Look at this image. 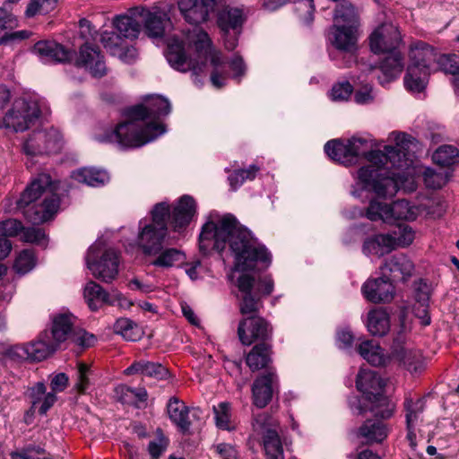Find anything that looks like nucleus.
Instances as JSON below:
<instances>
[{
    "label": "nucleus",
    "instance_id": "obj_1",
    "mask_svg": "<svg viewBox=\"0 0 459 459\" xmlns=\"http://www.w3.org/2000/svg\"><path fill=\"white\" fill-rule=\"evenodd\" d=\"M217 251H223L227 245L234 257L232 281L238 287L239 311L244 316L238 327L239 341L244 345H251L255 341H266L272 329L267 321L256 315L261 307V299L269 296L274 288L270 275L260 277L257 281L247 272L258 264L264 268L272 263V255L268 249L254 238L252 233L241 227L230 214L220 217L211 215L203 226L199 237L200 250L206 253L211 246Z\"/></svg>",
    "mask_w": 459,
    "mask_h": 459
},
{
    "label": "nucleus",
    "instance_id": "obj_2",
    "mask_svg": "<svg viewBox=\"0 0 459 459\" xmlns=\"http://www.w3.org/2000/svg\"><path fill=\"white\" fill-rule=\"evenodd\" d=\"M390 137L395 146L386 145L384 151H371L365 154L368 162L357 172V185L362 189L373 191L378 196H392L399 188L409 184L414 190V169L410 147L413 138L404 133H392Z\"/></svg>",
    "mask_w": 459,
    "mask_h": 459
},
{
    "label": "nucleus",
    "instance_id": "obj_3",
    "mask_svg": "<svg viewBox=\"0 0 459 459\" xmlns=\"http://www.w3.org/2000/svg\"><path fill=\"white\" fill-rule=\"evenodd\" d=\"M170 111L171 105L168 99L159 95L150 96L145 104L128 110L127 121L97 135L96 140L102 143H116L122 149L142 147L166 132L164 125L158 119Z\"/></svg>",
    "mask_w": 459,
    "mask_h": 459
},
{
    "label": "nucleus",
    "instance_id": "obj_4",
    "mask_svg": "<svg viewBox=\"0 0 459 459\" xmlns=\"http://www.w3.org/2000/svg\"><path fill=\"white\" fill-rule=\"evenodd\" d=\"M186 40L193 50L189 56H186L183 43L177 38L168 40L166 58L170 66L182 73L191 71L196 83L197 76L204 72L207 62L210 61L213 66L211 74L212 85L218 89L225 85V63L221 60V54L212 49L208 34L199 27H194L188 31Z\"/></svg>",
    "mask_w": 459,
    "mask_h": 459
},
{
    "label": "nucleus",
    "instance_id": "obj_5",
    "mask_svg": "<svg viewBox=\"0 0 459 459\" xmlns=\"http://www.w3.org/2000/svg\"><path fill=\"white\" fill-rule=\"evenodd\" d=\"M55 183L48 174L41 173L33 178L17 201V208L34 224L52 219L58 211L59 198L54 193Z\"/></svg>",
    "mask_w": 459,
    "mask_h": 459
},
{
    "label": "nucleus",
    "instance_id": "obj_6",
    "mask_svg": "<svg viewBox=\"0 0 459 459\" xmlns=\"http://www.w3.org/2000/svg\"><path fill=\"white\" fill-rule=\"evenodd\" d=\"M169 206L167 203H159L152 210V220L139 221L135 238L137 247L145 256L157 254L163 246L168 234L167 221Z\"/></svg>",
    "mask_w": 459,
    "mask_h": 459
},
{
    "label": "nucleus",
    "instance_id": "obj_7",
    "mask_svg": "<svg viewBox=\"0 0 459 459\" xmlns=\"http://www.w3.org/2000/svg\"><path fill=\"white\" fill-rule=\"evenodd\" d=\"M437 52L425 42L419 41L411 46L410 65L404 77L407 90L420 92L426 87L429 75L436 71Z\"/></svg>",
    "mask_w": 459,
    "mask_h": 459
},
{
    "label": "nucleus",
    "instance_id": "obj_8",
    "mask_svg": "<svg viewBox=\"0 0 459 459\" xmlns=\"http://www.w3.org/2000/svg\"><path fill=\"white\" fill-rule=\"evenodd\" d=\"M356 385L365 400L372 403L369 410L377 417L387 419L392 416L394 404L383 394L385 382L375 371L361 369L358 374Z\"/></svg>",
    "mask_w": 459,
    "mask_h": 459
},
{
    "label": "nucleus",
    "instance_id": "obj_9",
    "mask_svg": "<svg viewBox=\"0 0 459 459\" xmlns=\"http://www.w3.org/2000/svg\"><path fill=\"white\" fill-rule=\"evenodd\" d=\"M49 113L45 101L36 98H20L14 100L12 108L3 118L5 128L14 132H23L41 115Z\"/></svg>",
    "mask_w": 459,
    "mask_h": 459
},
{
    "label": "nucleus",
    "instance_id": "obj_10",
    "mask_svg": "<svg viewBox=\"0 0 459 459\" xmlns=\"http://www.w3.org/2000/svg\"><path fill=\"white\" fill-rule=\"evenodd\" d=\"M85 262L93 277L105 283L112 282L118 274L117 253L112 248H106L101 241H97L89 247Z\"/></svg>",
    "mask_w": 459,
    "mask_h": 459
},
{
    "label": "nucleus",
    "instance_id": "obj_11",
    "mask_svg": "<svg viewBox=\"0 0 459 459\" xmlns=\"http://www.w3.org/2000/svg\"><path fill=\"white\" fill-rule=\"evenodd\" d=\"M418 214V207L411 204L406 200H398L391 205L371 201L366 212L367 218L370 221L381 220L384 222H391L396 220L413 221Z\"/></svg>",
    "mask_w": 459,
    "mask_h": 459
},
{
    "label": "nucleus",
    "instance_id": "obj_12",
    "mask_svg": "<svg viewBox=\"0 0 459 459\" xmlns=\"http://www.w3.org/2000/svg\"><path fill=\"white\" fill-rule=\"evenodd\" d=\"M73 316L70 314H59L54 316L52 327L48 334L51 341L59 348L66 340L81 347H89L93 343L94 336L85 331L73 328Z\"/></svg>",
    "mask_w": 459,
    "mask_h": 459
},
{
    "label": "nucleus",
    "instance_id": "obj_13",
    "mask_svg": "<svg viewBox=\"0 0 459 459\" xmlns=\"http://www.w3.org/2000/svg\"><path fill=\"white\" fill-rule=\"evenodd\" d=\"M368 148V141L360 137H352L348 140L334 139L328 141L325 145V152L334 161L351 166L358 158L366 152Z\"/></svg>",
    "mask_w": 459,
    "mask_h": 459
},
{
    "label": "nucleus",
    "instance_id": "obj_14",
    "mask_svg": "<svg viewBox=\"0 0 459 459\" xmlns=\"http://www.w3.org/2000/svg\"><path fill=\"white\" fill-rule=\"evenodd\" d=\"M57 349L51 341L48 332L45 331L36 342L12 347L9 355L13 359L39 361L53 354Z\"/></svg>",
    "mask_w": 459,
    "mask_h": 459
},
{
    "label": "nucleus",
    "instance_id": "obj_15",
    "mask_svg": "<svg viewBox=\"0 0 459 459\" xmlns=\"http://www.w3.org/2000/svg\"><path fill=\"white\" fill-rule=\"evenodd\" d=\"M62 147V135L57 129L33 132L23 144V151L29 156L57 152Z\"/></svg>",
    "mask_w": 459,
    "mask_h": 459
},
{
    "label": "nucleus",
    "instance_id": "obj_16",
    "mask_svg": "<svg viewBox=\"0 0 459 459\" xmlns=\"http://www.w3.org/2000/svg\"><path fill=\"white\" fill-rule=\"evenodd\" d=\"M400 41V32L392 23L380 25L369 37L370 48L376 54L396 51Z\"/></svg>",
    "mask_w": 459,
    "mask_h": 459
},
{
    "label": "nucleus",
    "instance_id": "obj_17",
    "mask_svg": "<svg viewBox=\"0 0 459 459\" xmlns=\"http://www.w3.org/2000/svg\"><path fill=\"white\" fill-rule=\"evenodd\" d=\"M140 24L143 23L145 33L152 39L162 38L166 30L171 27V22L167 13L158 7L152 10L139 7Z\"/></svg>",
    "mask_w": 459,
    "mask_h": 459
},
{
    "label": "nucleus",
    "instance_id": "obj_18",
    "mask_svg": "<svg viewBox=\"0 0 459 459\" xmlns=\"http://www.w3.org/2000/svg\"><path fill=\"white\" fill-rule=\"evenodd\" d=\"M112 25L115 29L114 31H104L103 33H112L125 41L137 39L142 29L139 7L130 10L127 13L115 16Z\"/></svg>",
    "mask_w": 459,
    "mask_h": 459
},
{
    "label": "nucleus",
    "instance_id": "obj_19",
    "mask_svg": "<svg viewBox=\"0 0 459 459\" xmlns=\"http://www.w3.org/2000/svg\"><path fill=\"white\" fill-rule=\"evenodd\" d=\"M361 291L366 299L376 304L388 303L395 295L394 286L385 275L368 279L362 285Z\"/></svg>",
    "mask_w": 459,
    "mask_h": 459
},
{
    "label": "nucleus",
    "instance_id": "obj_20",
    "mask_svg": "<svg viewBox=\"0 0 459 459\" xmlns=\"http://www.w3.org/2000/svg\"><path fill=\"white\" fill-rule=\"evenodd\" d=\"M178 5L185 20L192 24L205 22L215 6V0H178Z\"/></svg>",
    "mask_w": 459,
    "mask_h": 459
},
{
    "label": "nucleus",
    "instance_id": "obj_21",
    "mask_svg": "<svg viewBox=\"0 0 459 459\" xmlns=\"http://www.w3.org/2000/svg\"><path fill=\"white\" fill-rule=\"evenodd\" d=\"M391 358L411 373H418L423 368L420 351L400 342H394Z\"/></svg>",
    "mask_w": 459,
    "mask_h": 459
},
{
    "label": "nucleus",
    "instance_id": "obj_22",
    "mask_svg": "<svg viewBox=\"0 0 459 459\" xmlns=\"http://www.w3.org/2000/svg\"><path fill=\"white\" fill-rule=\"evenodd\" d=\"M277 384L275 371L269 369L259 376L253 383V403L258 408H264L272 400L274 386Z\"/></svg>",
    "mask_w": 459,
    "mask_h": 459
},
{
    "label": "nucleus",
    "instance_id": "obj_23",
    "mask_svg": "<svg viewBox=\"0 0 459 459\" xmlns=\"http://www.w3.org/2000/svg\"><path fill=\"white\" fill-rule=\"evenodd\" d=\"M33 52L43 63H64L69 61L73 54L55 41L42 40L34 45Z\"/></svg>",
    "mask_w": 459,
    "mask_h": 459
},
{
    "label": "nucleus",
    "instance_id": "obj_24",
    "mask_svg": "<svg viewBox=\"0 0 459 459\" xmlns=\"http://www.w3.org/2000/svg\"><path fill=\"white\" fill-rule=\"evenodd\" d=\"M100 41L110 55L118 57L124 63L130 64L137 57V51L133 46L112 33H101Z\"/></svg>",
    "mask_w": 459,
    "mask_h": 459
},
{
    "label": "nucleus",
    "instance_id": "obj_25",
    "mask_svg": "<svg viewBox=\"0 0 459 459\" xmlns=\"http://www.w3.org/2000/svg\"><path fill=\"white\" fill-rule=\"evenodd\" d=\"M76 63L79 66H83L89 70L93 76H102L106 71L100 51L98 48L91 47L89 44L81 47Z\"/></svg>",
    "mask_w": 459,
    "mask_h": 459
},
{
    "label": "nucleus",
    "instance_id": "obj_26",
    "mask_svg": "<svg viewBox=\"0 0 459 459\" xmlns=\"http://www.w3.org/2000/svg\"><path fill=\"white\" fill-rule=\"evenodd\" d=\"M196 214V204L190 195H183L175 205L172 212V226L179 231L186 227Z\"/></svg>",
    "mask_w": 459,
    "mask_h": 459
},
{
    "label": "nucleus",
    "instance_id": "obj_27",
    "mask_svg": "<svg viewBox=\"0 0 459 459\" xmlns=\"http://www.w3.org/2000/svg\"><path fill=\"white\" fill-rule=\"evenodd\" d=\"M382 270L385 274V272H389L393 280L405 281L412 276L414 264L408 256L400 254L393 255L386 260Z\"/></svg>",
    "mask_w": 459,
    "mask_h": 459
},
{
    "label": "nucleus",
    "instance_id": "obj_28",
    "mask_svg": "<svg viewBox=\"0 0 459 459\" xmlns=\"http://www.w3.org/2000/svg\"><path fill=\"white\" fill-rule=\"evenodd\" d=\"M389 431L390 429L385 422L368 420L359 428L357 437L363 438L367 445L380 444L387 437Z\"/></svg>",
    "mask_w": 459,
    "mask_h": 459
},
{
    "label": "nucleus",
    "instance_id": "obj_29",
    "mask_svg": "<svg viewBox=\"0 0 459 459\" xmlns=\"http://www.w3.org/2000/svg\"><path fill=\"white\" fill-rule=\"evenodd\" d=\"M83 298L91 311H97L104 304L115 306L111 293L107 292L100 284L89 281L83 288Z\"/></svg>",
    "mask_w": 459,
    "mask_h": 459
},
{
    "label": "nucleus",
    "instance_id": "obj_30",
    "mask_svg": "<svg viewBox=\"0 0 459 459\" xmlns=\"http://www.w3.org/2000/svg\"><path fill=\"white\" fill-rule=\"evenodd\" d=\"M331 43L340 50L351 52L357 43L356 26L333 25L332 28Z\"/></svg>",
    "mask_w": 459,
    "mask_h": 459
},
{
    "label": "nucleus",
    "instance_id": "obj_31",
    "mask_svg": "<svg viewBox=\"0 0 459 459\" xmlns=\"http://www.w3.org/2000/svg\"><path fill=\"white\" fill-rule=\"evenodd\" d=\"M359 355L376 367H385L392 362V353L385 354L380 345L372 340L362 342L357 348Z\"/></svg>",
    "mask_w": 459,
    "mask_h": 459
},
{
    "label": "nucleus",
    "instance_id": "obj_32",
    "mask_svg": "<svg viewBox=\"0 0 459 459\" xmlns=\"http://www.w3.org/2000/svg\"><path fill=\"white\" fill-rule=\"evenodd\" d=\"M386 54L387 56L379 65L382 75H377L379 82L383 85L397 78L403 68V57L398 50Z\"/></svg>",
    "mask_w": 459,
    "mask_h": 459
},
{
    "label": "nucleus",
    "instance_id": "obj_33",
    "mask_svg": "<svg viewBox=\"0 0 459 459\" xmlns=\"http://www.w3.org/2000/svg\"><path fill=\"white\" fill-rule=\"evenodd\" d=\"M28 395L30 399L31 409L38 410L40 414H45L56 401V394L47 393V388L41 382L30 388Z\"/></svg>",
    "mask_w": 459,
    "mask_h": 459
},
{
    "label": "nucleus",
    "instance_id": "obj_34",
    "mask_svg": "<svg viewBox=\"0 0 459 459\" xmlns=\"http://www.w3.org/2000/svg\"><path fill=\"white\" fill-rule=\"evenodd\" d=\"M271 362L272 350L265 342L255 345L246 356V363L253 372L263 368H267L268 371L271 369Z\"/></svg>",
    "mask_w": 459,
    "mask_h": 459
},
{
    "label": "nucleus",
    "instance_id": "obj_35",
    "mask_svg": "<svg viewBox=\"0 0 459 459\" xmlns=\"http://www.w3.org/2000/svg\"><path fill=\"white\" fill-rule=\"evenodd\" d=\"M150 257H153L151 264L160 268L179 266L183 264L186 259V254L182 250L176 247L164 248L163 246H161V248L157 254Z\"/></svg>",
    "mask_w": 459,
    "mask_h": 459
},
{
    "label": "nucleus",
    "instance_id": "obj_36",
    "mask_svg": "<svg viewBox=\"0 0 459 459\" xmlns=\"http://www.w3.org/2000/svg\"><path fill=\"white\" fill-rule=\"evenodd\" d=\"M167 408L171 421L177 425L180 431L187 432L191 425L188 419L189 408L176 397L169 399Z\"/></svg>",
    "mask_w": 459,
    "mask_h": 459
},
{
    "label": "nucleus",
    "instance_id": "obj_37",
    "mask_svg": "<svg viewBox=\"0 0 459 459\" xmlns=\"http://www.w3.org/2000/svg\"><path fill=\"white\" fill-rule=\"evenodd\" d=\"M265 459H284V452L278 429L268 428L263 433Z\"/></svg>",
    "mask_w": 459,
    "mask_h": 459
},
{
    "label": "nucleus",
    "instance_id": "obj_38",
    "mask_svg": "<svg viewBox=\"0 0 459 459\" xmlns=\"http://www.w3.org/2000/svg\"><path fill=\"white\" fill-rule=\"evenodd\" d=\"M137 373L160 380L165 379L169 376V370L161 364L145 360L136 361L125 370L126 375Z\"/></svg>",
    "mask_w": 459,
    "mask_h": 459
},
{
    "label": "nucleus",
    "instance_id": "obj_39",
    "mask_svg": "<svg viewBox=\"0 0 459 459\" xmlns=\"http://www.w3.org/2000/svg\"><path fill=\"white\" fill-rule=\"evenodd\" d=\"M117 399L127 405L140 407L141 403L147 401L148 394L145 388H132L126 385H119L115 388Z\"/></svg>",
    "mask_w": 459,
    "mask_h": 459
},
{
    "label": "nucleus",
    "instance_id": "obj_40",
    "mask_svg": "<svg viewBox=\"0 0 459 459\" xmlns=\"http://www.w3.org/2000/svg\"><path fill=\"white\" fill-rule=\"evenodd\" d=\"M72 178L79 183L93 187L101 186L109 180L108 174L105 170L94 168H82L74 171Z\"/></svg>",
    "mask_w": 459,
    "mask_h": 459
},
{
    "label": "nucleus",
    "instance_id": "obj_41",
    "mask_svg": "<svg viewBox=\"0 0 459 459\" xmlns=\"http://www.w3.org/2000/svg\"><path fill=\"white\" fill-rule=\"evenodd\" d=\"M389 234H378L367 238L362 247L365 255L382 256L394 250Z\"/></svg>",
    "mask_w": 459,
    "mask_h": 459
},
{
    "label": "nucleus",
    "instance_id": "obj_42",
    "mask_svg": "<svg viewBox=\"0 0 459 459\" xmlns=\"http://www.w3.org/2000/svg\"><path fill=\"white\" fill-rule=\"evenodd\" d=\"M367 327L373 335L383 336L390 329V319L387 312L383 308L373 309L368 312Z\"/></svg>",
    "mask_w": 459,
    "mask_h": 459
},
{
    "label": "nucleus",
    "instance_id": "obj_43",
    "mask_svg": "<svg viewBox=\"0 0 459 459\" xmlns=\"http://www.w3.org/2000/svg\"><path fill=\"white\" fill-rule=\"evenodd\" d=\"M243 12L239 8L226 7L221 10L218 16V24L223 32L230 29L236 30L243 23Z\"/></svg>",
    "mask_w": 459,
    "mask_h": 459
},
{
    "label": "nucleus",
    "instance_id": "obj_44",
    "mask_svg": "<svg viewBox=\"0 0 459 459\" xmlns=\"http://www.w3.org/2000/svg\"><path fill=\"white\" fill-rule=\"evenodd\" d=\"M114 331L126 341L135 342L143 334L141 328L128 318H119L114 325Z\"/></svg>",
    "mask_w": 459,
    "mask_h": 459
},
{
    "label": "nucleus",
    "instance_id": "obj_45",
    "mask_svg": "<svg viewBox=\"0 0 459 459\" xmlns=\"http://www.w3.org/2000/svg\"><path fill=\"white\" fill-rule=\"evenodd\" d=\"M394 250L399 247H406L410 246L415 238V233L408 225H400L391 233H388Z\"/></svg>",
    "mask_w": 459,
    "mask_h": 459
},
{
    "label": "nucleus",
    "instance_id": "obj_46",
    "mask_svg": "<svg viewBox=\"0 0 459 459\" xmlns=\"http://www.w3.org/2000/svg\"><path fill=\"white\" fill-rule=\"evenodd\" d=\"M432 159L441 167H449L459 161V152L452 145H443L433 153Z\"/></svg>",
    "mask_w": 459,
    "mask_h": 459
},
{
    "label": "nucleus",
    "instance_id": "obj_47",
    "mask_svg": "<svg viewBox=\"0 0 459 459\" xmlns=\"http://www.w3.org/2000/svg\"><path fill=\"white\" fill-rule=\"evenodd\" d=\"M334 25L357 26V15L354 7L344 3L338 5L334 13Z\"/></svg>",
    "mask_w": 459,
    "mask_h": 459
},
{
    "label": "nucleus",
    "instance_id": "obj_48",
    "mask_svg": "<svg viewBox=\"0 0 459 459\" xmlns=\"http://www.w3.org/2000/svg\"><path fill=\"white\" fill-rule=\"evenodd\" d=\"M449 176L448 171L442 168L437 170L428 168L423 172V179L426 186L432 189L441 188L445 186Z\"/></svg>",
    "mask_w": 459,
    "mask_h": 459
},
{
    "label": "nucleus",
    "instance_id": "obj_49",
    "mask_svg": "<svg viewBox=\"0 0 459 459\" xmlns=\"http://www.w3.org/2000/svg\"><path fill=\"white\" fill-rule=\"evenodd\" d=\"M213 412L216 426L221 429H230L231 404L228 402H221L213 406Z\"/></svg>",
    "mask_w": 459,
    "mask_h": 459
},
{
    "label": "nucleus",
    "instance_id": "obj_50",
    "mask_svg": "<svg viewBox=\"0 0 459 459\" xmlns=\"http://www.w3.org/2000/svg\"><path fill=\"white\" fill-rule=\"evenodd\" d=\"M56 7L55 0H30L25 11V16L28 18L39 14H47Z\"/></svg>",
    "mask_w": 459,
    "mask_h": 459
},
{
    "label": "nucleus",
    "instance_id": "obj_51",
    "mask_svg": "<svg viewBox=\"0 0 459 459\" xmlns=\"http://www.w3.org/2000/svg\"><path fill=\"white\" fill-rule=\"evenodd\" d=\"M35 266V256L32 251L23 250L16 258L13 269L21 275L31 271Z\"/></svg>",
    "mask_w": 459,
    "mask_h": 459
},
{
    "label": "nucleus",
    "instance_id": "obj_52",
    "mask_svg": "<svg viewBox=\"0 0 459 459\" xmlns=\"http://www.w3.org/2000/svg\"><path fill=\"white\" fill-rule=\"evenodd\" d=\"M259 168L251 165L247 169H238L229 176V181L231 187L235 190L239 187L246 180H252L255 178Z\"/></svg>",
    "mask_w": 459,
    "mask_h": 459
},
{
    "label": "nucleus",
    "instance_id": "obj_53",
    "mask_svg": "<svg viewBox=\"0 0 459 459\" xmlns=\"http://www.w3.org/2000/svg\"><path fill=\"white\" fill-rule=\"evenodd\" d=\"M435 67L436 71L442 70L447 74H456L459 72V62L455 56L439 55L437 53Z\"/></svg>",
    "mask_w": 459,
    "mask_h": 459
},
{
    "label": "nucleus",
    "instance_id": "obj_54",
    "mask_svg": "<svg viewBox=\"0 0 459 459\" xmlns=\"http://www.w3.org/2000/svg\"><path fill=\"white\" fill-rule=\"evenodd\" d=\"M404 409L407 427L414 426L419 415L423 411V402L420 399L413 401L407 398L404 402Z\"/></svg>",
    "mask_w": 459,
    "mask_h": 459
},
{
    "label": "nucleus",
    "instance_id": "obj_55",
    "mask_svg": "<svg viewBox=\"0 0 459 459\" xmlns=\"http://www.w3.org/2000/svg\"><path fill=\"white\" fill-rule=\"evenodd\" d=\"M295 12L300 21L310 23L313 21L315 5L313 0H296L294 3Z\"/></svg>",
    "mask_w": 459,
    "mask_h": 459
},
{
    "label": "nucleus",
    "instance_id": "obj_56",
    "mask_svg": "<svg viewBox=\"0 0 459 459\" xmlns=\"http://www.w3.org/2000/svg\"><path fill=\"white\" fill-rule=\"evenodd\" d=\"M168 445V438L161 432H159L156 438L150 441L148 445V451L152 459H159L166 451Z\"/></svg>",
    "mask_w": 459,
    "mask_h": 459
},
{
    "label": "nucleus",
    "instance_id": "obj_57",
    "mask_svg": "<svg viewBox=\"0 0 459 459\" xmlns=\"http://www.w3.org/2000/svg\"><path fill=\"white\" fill-rule=\"evenodd\" d=\"M23 230L22 222L16 219H9L0 222V237H15Z\"/></svg>",
    "mask_w": 459,
    "mask_h": 459
},
{
    "label": "nucleus",
    "instance_id": "obj_58",
    "mask_svg": "<svg viewBox=\"0 0 459 459\" xmlns=\"http://www.w3.org/2000/svg\"><path fill=\"white\" fill-rule=\"evenodd\" d=\"M352 92V86L350 82H341L333 86L330 91V98L334 101L347 100Z\"/></svg>",
    "mask_w": 459,
    "mask_h": 459
},
{
    "label": "nucleus",
    "instance_id": "obj_59",
    "mask_svg": "<svg viewBox=\"0 0 459 459\" xmlns=\"http://www.w3.org/2000/svg\"><path fill=\"white\" fill-rule=\"evenodd\" d=\"M89 372L90 367L87 364L82 362L78 364L77 382L75 384V388L80 393H84L90 385L88 378Z\"/></svg>",
    "mask_w": 459,
    "mask_h": 459
},
{
    "label": "nucleus",
    "instance_id": "obj_60",
    "mask_svg": "<svg viewBox=\"0 0 459 459\" xmlns=\"http://www.w3.org/2000/svg\"><path fill=\"white\" fill-rule=\"evenodd\" d=\"M18 26L16 17L5 8L0 7V30H13Z\"/></svg>",
    "mask_w": 459,
    "mask_h": 459
},
{
    "label": "nucleus",
    "instance_id": "obj_61",
    "mask_svg": "<svg viewBox=\"0 0 459 459\" xmlns=\"http://www.w3.org/2000/svg\"><path fill=\"white\" fill-rule=\"evenodd\" d=\"M22 239L25 242L30 243H41L45 239V233L41 229L38 228H27L22 230Z\"/></svg>",
    "mask_w": 459,
    "mask_h": 459
},
{
    "label": "nucleus",
    "instance_id": "obj_62",
    "mask_svg": "<svg viewBox=\"0 0 459 459\" xmlns=\"http://www.w3.org/2000/svg\"><path fill=\"white\" fill-rule=\"evenodd\" d=\"M430 291L427 283L419 282L415 288V305H429Z\"/></svg>",
    "mask_w": 459,
    "mask_h": 459
},
{
    "label": "nucleus",
    "instance_id": "obj_63",
    "mask_svg": "<svg viewBox=\"0 0 459 459\" xmlns=\"http://www.w3.org/2000/svg\"><path fill=\"white\" fill-rule=\"evenodd\" d=\"M68 384V377L64 373L56 375L51 380V388L55 392H61L65 389Z\"/></svg>",
    "mask_w": 459,
    "mask_h": 459
},
{
    "label": "nucleus",
    "instance_id": "obj_64",
    "mask_svg": "<svg viewBox=\"0 0 459 459\" xmlns=\"http://www.w3.org/2000/svg\"><path fill=\"white\" fill-rule=\"evenodd\" d=\"M337 342L340 348H350L353 342V335L348 330H341L337 333Z\"/></svg>",
    "mask_w": 459,
    "mask_h": 459
}]
</instances>
